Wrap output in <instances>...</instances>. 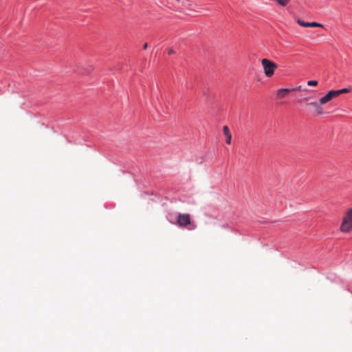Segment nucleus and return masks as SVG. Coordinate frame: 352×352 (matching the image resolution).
Listing matches in <instances>:
<instances>
[{
	"label": "nucleus",
	"instance_id": "1",
	"mask_svg": "<svg viewBox=\"0 0 352 352\" xmlns=\"http://www.w3.org/2000/svg\"><path fill=\"white\" fill-rule=\"evenodd\" d=\"M261 64L264 74L267 78H271L274 74L275 70L278 68L276 63L267 58H263L261 60Z\"/></svg>",
	"mask_w": 352,
	"mask_h": 352
},
{
	"label": "nucleus",
	"instance_id": "2",
	"mask_svg": "<svg viewBox=\"0 0 352 352\" xmlns=\"http://www.w3.org/2000/svg\"><path fill=\"white\" fill-rule=\"evenodd\" d=\"M340 230L342 232H349L352 231V208L346 210L340 226Z\"/></svg>",
	"mask_w": 352,
	"mask_h": 352
},
{
	"label": "nucleus",
	"instance_id": "3",
	"mask_svg": "<svg viewBox=\"0 0 352 352\" xmlns=\"http://www.w3.org/2000/svg\"><path fill=\"white\" fill-rule=\"evenodd\" d=\"M191 224L190 216L188 214H179L177 217V225L179 227H186Z\"/></svg>",
	"mask_w": 352,
	"mask_h": 352
},
{
	"label": "nucleus",
	"instance_id": "4",
	"mask_svg": "<svg viewBox=\"0 0 352 352\" xmlns=\"http://www.w3.org/2000/svg\"><path fill=\"white\" fill-rule=\"evenodd\" d=\"M336 98H337V97L334 93V90H331V91H329L325 96L320 98L319 99V101L321 104L324 105Z\"/></svg>",
	"mask_w": 352,
	"mask_h": 352
},
{
	"label": "nucleus",
	"instance_id": "5",
	"mask_svg": "<svg viewBox=\"0 0 352 352\" xmlns=\"http://www.w3.org/2000/svg\"><path fill=\"white\" fill-rule=\"evenodd\" d=\"M297 89H279L276 91L277 98H283L292 91H296Z\"/></svg>",
	"mask_w": 352,
	"mask_h": 352
},
{
	"label": "nucleus",
	"instance_id": "6",
	"mask_svg": "<svg viewBox=\"0 0 352 352\" xmlns=\"http://www.w3.org/2000/svg\"><path fill=\"white\" fill-rule=\"evenodd\" d=\"M309 106H311L314 108L316 113L318 115H321L323 113V109L322 107V104H320V101L313 102L308 104Z\"/></svg>",
	"mask_w": 352,
	"mask_h": 352
},
{
	"label": "nucleus",
	"instance_id": "7",
	"mask_svg": "<svg viewBox=\"0 0 352 352\" xmlns=\"http://www.w3.org/2000/svg\"><path fill=\"white\" fill-rule=\"evenodd\" d=\"M223 133L224 135L226 136V144H230L231 140H232V134H231L228 126H224L223 127Z\"/></svg>",
	"mask_w": 352,
	"mask_h": 352
},
{
	"label": "nucleus",
	"instance_id": "8",
	"mask_svg": "<svg viewBox=\"0 0 352 352\" xmlns=\"http://www.w3.org/2000/svg\"><path fill=\"white\" fill-rule=\"evenodd\" d=\"M350 91L349 89L344 88L340 90H334V93L336 96V97H338L340 95L342 94H347Z\"/></svg>",
	"mask_w": 352,
	"mask_h": 352
},
{
	"label": "nucleus",
	"instance_id": "9",
	"mask_svg": "<svg viewBox=\"0 0 352 352\" xmlns=\"http://www.w3.org/2000/svg\"><path fill=\"white\" fill-rule=\"evenodd\" d=\"M275 1L281 6H286L290 0H275Z\"/></svg>",
	"mask_w": 352,
	"mask_h": 352
},
{
	"label": "nucleus",
	"instance_id": "10",
	"mask_svg": "<svg viewBox=\"0 0 352 352\" xmlns=\"http://www.w3.org/2000/svg\"><path fill=\"white\" fill-rule=\"evenodd\" d=\"M297 23L298 25H300L302 27L305 28H309V22H305L300 19L297 20Z\"/></svg>",
	"mask_w": 352,
	"mask_h": 352
},
{
	"label": "nucleus",
	"instance_id": "11",
	"mask_svg": "<svg viewBox=\"0 0 352 352\" xmlns=\"http://www.w3.org/2000/svg\"><path fill=\"white\" fill-rule=\"evenodd\" d=\"M323 25L317 22L309 23V28H323Z\"/></svg>",
	"mask_w": 352,
	"mask_h": 352
},
{
	"label": "nucleus",
	"instance_id": "12",
	"mask_svg": "<svg viewBox=\"0 0 352 352\" xmlns=\"http://www.w3.org/2000/svg\"><path fill=\"white\" fill-rule=\"evenodd\" d=\"M318 82L317 80H309L307 82V85L309 86H316L318 85Z\"/></svg>",
	"mask_w": 352,
	"mask_h": 352
},
{
	"label": "nucleus",
	"instance_id": "13",
	"mask_svg": "<svg viewBox=\"0 0 352 352\" xmlns=\"http://www.w3.org/2000/svg\"><path fill=\"white\" fill-rule=\"evenodd\" d=\"M168 53L169 55H171V54H173L175 53V50L173 49V48H170L168 50Z\"/></svg>",
	"mask_w": 352,
	"mask_h": 352
},
{
	"label": "nucleus",
	"instance_id": "14",
	"mask_svg": "<svg viewBox=\"0 0 352 352\" xmlns=\"http://www.w3.org/2000/svg\"><path fill=\"white\" fill-rule=\"evenodd\" d=\"M147 47H148V43H144V45H143V49H144V50H146V49H147Z\"/></svg>",
	"mask_w": 352,
	"mask_h": 352
},
{
	"label": "nucleus",
	"instance_id": "15",
	"mask_svg": "<svg viewBox=\"0 0 352 352\" xmlns=\"http://www.w3.org/2000/svg\"><path fill=\"white\" fill-rule=\"evenodd\" d=\"M311 98L310 96H309V97H306V98H304V100H305V101H309V100H311Z\"/></svg>",
	"mask_w": 352,
	"mask_h": 352
},
{
	"label": "nucleus",
	"instance_id": "16",
	"mask_svg": "<svg viewBox=\"0 0 352 352\" xmlns=\"http://www.w3.org/2000/svg\"><path fill=\"white\" fill-rule=\"evenodd\" d=\"M297 89L296 91H298V90H300L301 89V86H299L298 87L296 88Z\"/></svg>",
	"mask_w": 352,
	"mask_h": 352
}]
</instances>
